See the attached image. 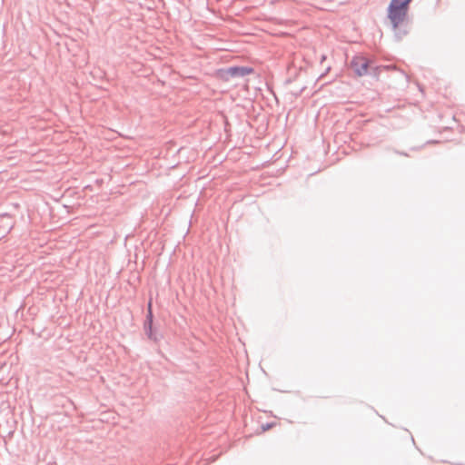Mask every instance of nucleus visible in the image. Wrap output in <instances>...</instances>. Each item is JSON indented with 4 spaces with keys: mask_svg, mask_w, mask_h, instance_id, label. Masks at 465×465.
Wrapping results in <instances>:
<instances>
[{
    "mask_svg": "<svg viewBox=\"0 0 465 465\" xmlns=\"http://www.w3.org/2000/svg\"><path fill=\"white\" fill-rule=\"evenodd\" d=\"M411 0H392L389 6V18L394 28L403 22L406 16L408 4Z\"/></svg>",
    "mask_w": 465,
    "mask_h": 465,
    "instance_id": "obj_1",
    "label": "nucleus"
},
{
    "mask_svg": "<svg viewBox=\"0 0 465 465\" xmlns=\"http://www.w3.org/2000/svg\"><path fill=\"white\" fill-rule=\"evenodd\" d=\"M370 62L363 56H356L351 61V66L357 75L361 76L367 74Z\"/></svg>",
    "mask_w": 465,
    "mask_h": 465,
    "instance_id": "obj_2",
    "label": "nucleus"
},
{
    "mask_svg": "<svg viewBox=\"0 0 465 465\" xmlns=\"http://www.w3.org/2000/svg\"><path fill=\"white\" fill-rule=\"evenodd\" d=\"M246 73L247 72L244 68L231 67L229 69L218 72L217 75L221 80L227 82L231 78L243 76L246 74Z\"/></svg>",
    "mask_w": 465,
    "mask_h": 465,
    "instance_id": "obj_3",
    "label": "nucleus"
},
{
    "mask_svg": "<svg viewBox=\"0 0 465 465\" xmlns=\"http://www.w3.org/2000/svg\"><path fill=\"white\" fill-rule=\"evenodd\" d=\"M147 321H148L149 327L151 328L152 323H153V312H152V302H149V303H148Z\"/></svg>",
    "mask_w": 465,
    "mask_h": 465,
    "instance_id": "obj_4",
    "label": "nucleus"
}]
</instances>
